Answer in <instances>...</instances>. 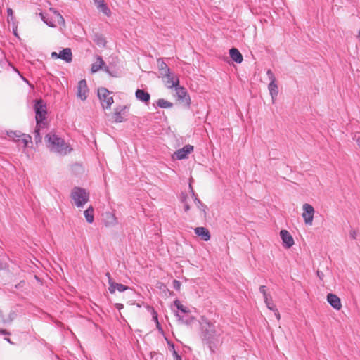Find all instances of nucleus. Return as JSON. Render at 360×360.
Here are the masks:
<instances>
[{
  "mask_svg": "<svg viewBox=\"0 0 360 360\" xmlns=\"http://www.w3.org/2000/svg\"><path fill=\"white\" fill-rule=\"evenodd\" d=\"M175 91L178 101L184 103L187 107H189L191 104V98L186 89L179 85L175 87Z\"/></svg>",
  "mask_w": 360,
  "mask_h": 360,
  "instance_id": "6",
  "label": "nucleus"
},
{
  "mask_svg": "<svg viewBox=\"0 0 360 360\" xmlns=\"http://www.w3.org/2000/svg\"><path fill=\"white\" fill-rule=\"evenodd\" d=\"M327 301L336 310H340L342 308L340 299L333 293L327 295Z\"/></svg>",
  "mask_w": 360,
  "mask_h": 360,
  "instance_id": "12",
  "label": "nucleus"
},
{
  "mask_svg": "<svg viewBox=\"0 0 360 360\" xmlns=\"http://www.w3.org/2000/svg\"><path fill=\"white\" fill-rule=\"evenodd\" d=\"M115 307H116L118 310H120V309H122L124 307V306H123V304H122L117 303V304H115Z\"/></svg>",
  "mask_w": 360,
  "mask_h": 360,
  "instance_id": "50",
  "label": "nucleus"
},
{
  "mask_svg": "<svg viewBox=\"0 0 360 360\" xmlns=\"http://www.w3.org/2000/svg\"><path fill=\"white\" fill-rule=\"evenodd\" d=\"M266 75L270 81V82H276V77L274 76V72L271 71V70L269 69L266 71Z\"/></svg>",
  "mask_w": 360,
  "mask_h": 360,
  "instance_id": "36",
  "label": "nucleus"
},
{
  "mask_svg": "<svg viewBox=\"0 0 360 360\" xmlns=\"http://www.w3.org/2000/svg\"><path fill=\"white\" fill-rule=\"evenodd\" d=\"M105 70L108 73H109L110 75H112V76H115V75H113V74L110 71V70H109V68H108V67H105Z\"/></svg>",
  "mask_w": 360,
  "mask_h": 360,
  "instance_id": "52",
  "label": "nucleus"
},
{
  "mask_svg": "<svg viewBox=\"0 0 360 360\" xmlns=\"http://www.w3.org/2000/svg\"><path fill=\"white\" fill-rule=\"evenodd\" d=\"M15 142H20L23 144V148H26L29 146V143H32V136L30 134H23L20 139H15Z\"/></svg>",
  "mask_w": 360,
  "mask_h": 360,
  "instance_id": "23",
  "label": "nucleus"
},
{
  "mask_svg": "<svg viewBox=\"0 0 360 360\" xmlns=\"http://www.w3.org/2000/svg\"><path fill=\"white\" fill-rule=\"evenodd\" d=\"M350 238L353 240H355L356 238V236L358 235V231L354 229H351L349 232Z\"/></svg>",
  "mask_w": 360,
  "mask_h": 360,
  "instance_id": "40",
  "label": "nucleus"
},
{
  "mask_svg": "<svg viewBox=\"0 0 360 360\" xmlns=\"http://www.w3.org/2000/svg\"><path fill=\"white\" fill-rule=\"evenodd\" d=\"M172 356L174 360H181V356L177 353L176 350L172 352Z\"/></svg>",
  "mask_w": 360,
  "mask_h": 360,
  "instance_id": "41",
  "label": "nucleus"
},
{
  "mask_svg": "<svg viewBox=\"0 0 360 360\" xmlns=\"http://www.w3.org/2000/svg\"><path fill=\"white\" fill-rule=\"evenodd\" d=\"M167 344H168V345H169V349H170V351H171L172 352L174 350H176V349H175V347H174V344L173 342H169V341H168V340H167Z\"/></svg>",
  "mask_w": 360,
  "mask_h": 360,
  "instance_id": "44",
  "label": "nucleus"
},
{
  "mask_svg": "<svg viewBox=\"0 0 360 360\" xmlns=\"http://www.w3.org/2000/svg\"><path fill=\"white\" fill-rule=\"evenodd\" d=\"M98 9L101 10L104 14L106 15H110L111 12L110 10L108 8L107 4L105 3L104 0L102 3H100L97 5Z\"/></svg>",
  "mask_w": 360,
  "mask_h": 360,
  "instance_id": "30",
  "label": "nucleus"
},
{
  "mask_svg": "<svg viewBox=\"0 0 360 360\" xmlns=\"http://www.w3.org/2000/svg\"><path fill=\"white\" fill-rule=\"evenodd\" d=\"M7 14H8V21L13 22V20H14L13 11L11 8H7Z\"/></svg>",
  "mask_w": 360,
  "mask_h": 360,
  "instance_id": "37",
  "label": "nucleus"
},
{
  "mask_svg": "<svg viewBox=\"0 0 360 360\" xmlns=\"http://www.w3.org/2000/svg\"><path fill=\"white\" fill-rule=\"evenodd\" d=\"M40 15H41V20H43V21H44V22L48 25V26H49V27H56L55 24H54L53 22H51V20H49L46 17V15H45L44 13H40Z\"/></svg>",
  "mask_w": 360,
  "mask_h": 360,
  "instance_id": "33",
  "label": "nucleus"
},
{
  "mask_svg": "<svg viewBox=\"0 0 360 360\" xmlns=\"http://www.w3.org/2000/svg\"><path fill=\"white\" fill-rule=\"evenodd\" d=\"M84 215L85 217V219L86 221L89 224H91L94 222V208L92 206H90L89 208H87L84 212Z\"/></svg>",
  "mask_w": 360,
  "mask_h": 360,
  "instance_id": "25",
  "label": "nucleus"
},
{
  "mask_svg": "<svg viewBox=\"0 0 360 360\" xmlns=\"http://www.w3.org/2000/svg\"><path fill=\"white\" fill-rule=\"evenodd\" d=\"M153 319L156 322L158 321V313L153 309Z\"/></svg>",
  "mask_w": 360,
  "mask_h": 360,
  "instance_id": "45",
  "label": "nucleus"
},
{
  "mask_svg": "<svg viewBox=\"0 0 360 360\" xmlns=\"http://www.w3.org/2000/svg\"><path fill=\"white\" fill-rule=\"evenodd\" d=\"M193 146L186 145L182 148L177 150L173 155V158L176 160H183L188 158V155L193 152Z\"/></svg>",
  "mask_w": 360,
  "mask_h": 360,
  "instance_id": "8",
  "label": "nucleus"
},
{
  "mask_svg": "<svg viewBox=\"0 0 360 360\" xmlns=\"http://www.w3.org/2000/svg\"><path fill=\"white\" fill-rule=\"evenodd\" d=\"M0 334L1 335H10V332H8L7 330L6 329H1L0 328Z\"/></svg>",
  "mask_w": 360,
  "mask_h": 360,
  "instance_id": "46",
  "label": "nucleus"
},
{
  "mask_svg": "<svg viewBox=\"0 0 360 360\" xmlns=\"http://www.w3.org/2000/svg\"><path fill=\"white\" fill-rule=\"evenodd\" d=\"M164 77L167 79L165 83L169 89L175 88L179 85V79L178 76L172 72H169V75H165Z\"/></svg>",
  "mask_w": 360,
  "mask_h": 360,
  "instance_id": "13",
  "label": "nucleus"
},
{
  "mask_svg": "<svg viewBox=\"0 0 360 360\" xmlns=\"http://www.w3.org/2000/svg\"><path fill=\"white\" fill-rule=\"evenodd\" d=\"M97 59H98V62L93 63L91 65V72H96L100 69H101L102 66L104 65V64H105V63L103 60V59L101 58V57L98 56Z\"/></svg>",
  "mask_w": 360,
  "mask_h": 360,
  "instance_id": "27",
  "label": "nucleus"
},
{
  "mask_svg": "<svg viewBox=\"0 0 360 360\" xmlns=\"http://www.w3.org/2000/svg\"><path fill=\"white\" fill-rule=\"evenodd\" d=\"M34 110L35 112L36 124L39 127L48 126L47 107L46 103L41 98L34 101Z\"/></svg>",
  "mask_w": 360,
  "mask_h": 360,
  "instance_id": "3",
  "label": "nucleus"
},
{
  "mask_svg": "<svg viewBox=\"0 0 360 360\" xmlns=\"http://www.w3.org/2000/svg\"><path fill=\"white\" fill-rule=\"evenodd\" d=\"M314 214V209L311 205L308 203H305L303 205L302 217L306 224H312Z\"/></svg>",
  "mask_w": 360,
  "mask_h": 360,
  "instance_id": "7",
  "label": "nucleus"
},
{
  "mask_svg": "<svg viewBox=\"0 0 360 360\" xmlns=\"http://www.w3.org/2000/svg\"><path fill=\"white\" fill-rule=\"evenodd\" d=\"M126 107H123L121 110L116 109L114 112L113 117L115 122H122L126 120V119L123 117L122 112L125 110Z\"/></svg>",
  "mask_w": 360,
  "mask_h": 360,
  "instance_id": "26",
  "label": "nucleus"
},
{
  "mask_svg": "<svg viewBox=\"0 0 360 360\" xmlns=\"http://www.w3.org/2000/svg\"><path fill=\"white\" fill-rule=\"evenodd\" d=\"M157 105L161 108H170L173 106V103L165 100L164 98H160L157 101Z\"/></svg>",
  "mask_w": 360,
  "mask_h": 360,
  "instance_id": "28",
  "label": "nucleus"
},
{
  "mask_svg": "<svg viewBox=\"0 0 360 360\" xmlns=\"http://www.w3.org/2000/svg\"><path fill=\"white\" fill-rule=\"evenodd\" d=\"M71 198L77 207H83L89 201V195L85 189L75 187L71 192Z\"/></svg>",
  "mask_w": 360,
  "mask_h": 360,
  "instance_id": "4",
  "label": "nucleus"
},
{
  "mask_svg": "<svg viewBox=\"0 0 360 360\" xmlns=\"http://www.w3.org/2000/svg\"><path fill=\"white\" fill-rule=\"evenodd\" d=\"M194 232L198 236L201 237L202 240H203L204 241H208L210 240V233L209 230L205 227H196L194 229Z\"/></svg>",
  "mask_w": 360,
  "mask_h": 360,
  "instance_id": "15",
  "label": "nucleus"
},
{
  "mask_svg": "<svg viewBox=\"0 0 360 360\" xmlns=\"http://www.w3.org/2000/svg\"><path fill=\"white\" fill-rule=\"evenodd\" d=\"M135 96L138 100L144 103H148L150 98L149 93L143 89H137L135 92Z\"/></svg>",
  "mask_w": 360,
  "mask_h": 360,
  "instance_id": "18",
  "label": "nucleus"
},
{
  "mask_svg": "<svg viewBox=\"0 0 360 360\" xmlns=\"http://www.w3.org/2000/svg\"><path fill=\"white\" fill-rule=\"evenodd\" d=\"M184 209L185 212H188L190 210V206L187 202L184 203Z\"/></svg>",
  "mask_w": 360,
  "mask_h": 360,
  "instance_id": "49",
  "label": "nucleus"
},
{
  "mask_svg": "<svg viewBox=\"0 0 360 360\" xmlns=\"http://www.w3.org/2000/svg\"><path fill=\"white\" fill-rule=\"evenodd\" d=\"M94 1L98 5V4L102 3L103 0H94Z\"/></svg>",
  "mask_w": 360,
  "mask_h": 360,
  "instance_id": "57",
  "label": "nucleus"
},
{
  "mask_svg": "<svg viewBox=\"0 0 360 360\" xmlns=\"http://www.w3.org/2000/svg\"><path fill=\"white\" fill-rule=\"evenodd\" d=\"M189 188H190L191 194L193 197L195 203L196 204L198 207L202 211L204 217H205L207 215V212H206L207 206L205 204H203L202 202L200 199L198 198V197L195 194V192H194L191 184L189 185Z\"/></svg>",
  "mask_w": 360,
  "mask_h": 360,
  "instance_id": "17",
  "label": "nucleus"
},
{
  "mask_svg": "<svg viewBox=\"0 0 360 360\" xmlns=\"http://www.w3.org/2000/svg\"><path fill=\"white\" fill-rule=\"evenodd\" d=\"M58 53H57L56 52H53V53H51V56H52V58H58Z\"/></svg>",
  "mask_w": 360,
  "mask_h": 360,
  "instance_id": "53",
  "label": "nucleus"
},
{
  "mask_svg": "<svg viewBox=\"0 0 360 360\" xmlns=\"http://www.w3.org/2000/svg\"><path fill=\"white\" fill-rule=\"evenodd\" d=\"M181 283L178 280H174L172 281V286L176 290H180Z\"/></svg>",
  "mask_w": 360,
  "mask_h": 360,
  "instance_id": "39",
  "label": "nucleus"
},
{
  "mask_svg": "<svg viewBox=\"0 0 360 360\" xmlns=\"http://www.w3.org/2000/svg\"><path fill=\"white\" fill-rule=\"evenodd\" d=\"M94 41L99 46H105V39L101 36L98 34L95 35V39Z\"/></svg>",
  "mask_w": 360,
  "mask_h": 360,
  "instance_id": "32",
  "label": "nucleus"
},
{
  "mask_svg": "<svg viewBox=\"0 0 360 360\" xmlns=\"http://www.w3.org/2000/svg\"><path fill=\"white\" fill-rule=\"evenodd\" d=\"M110 92L104 87L98 89V96L103 108H110L113 103V97L110 96Z\"/></svg>",
  "mask_w": 360,
  "mask_h": 360,
  "instance_id": "5",
  "label": "nucleus"
},
{
  "mask_svg": "<svg viewBox=\"0 0 360 360\" xmlns=\"http://www.w3.org/2000/svg\"><path fill=\"white\" fill-rule=\"evenodd\" d=\"M77 95L82 101H85L88 96L89 89L87 83L85 79H82L78 82L77 84Z\"/></svg>",
  "mask_w": 360,
  "mask_h": 360,
  "instance_id": "9",
  "label": "nucleus"
},
{
  "mask_svg": "<svg viewBox=\"0 0 360 360\" xmlns=\"http://www.w3.org/2000/svg\"><path fill=\"white\" fill-rule=\"evenodd\" d=\"M13 33H14V34H15V36H17L16 30H15L14 29H13Z\"/></svg>",
  "mask_w": 360,
  "mask_h": 360,
  "instance_id": "59",
  "label": "nucleus"
},
{
  "mask_svg": "<svg viewBox=\"0 0 360 360\" xmlns=\"http://www.w3.org/2000/svg\"><path fill=\"white\" fill-rule=\"evenodd\" d=\"M187 198H188L187 194L182 193L181 195V201L184 203L187 202H186Z\"/></svg>",
  "mask_w": 360,
  "mask_h": 360,
  "instance_id": "43",
  "label": "nucleus"
},
{
  "mask_svg": "<svg viewBox=\"0 0 360 360\" xmlns=\"http://www.w3.org/2000/svg\"><path fill=\"white\" fill-rule=\"evenodd\" d=\"M50 11H51V12H53V13L56 15V16L57 15V13H59L57 10H56V9H55V8H50Z\"/></svg>",
  "mask_w": 360,
  "mask_h": 360,
  "instance_id": "51",
  "label": "nucleus"
},
{
  "mask_svg": "<svg viewBox=\"0 0 360 360\" xmlns=\"http://www.w3.org/2000/svg\"><path fill=\"white\" fill-rule=\"evenodd\" d=\"M105 275H106V276H107V277H108V281H110V279H112L111 276H110V274L109 272H107V273L105 274Z\"/></svg>",
  "mask_w": 360,
  "mask_h": 360,
  "instance_id": "55",
  "label": "nucleus"
},
{
  "mask_svg": "<svg viewBox=\"0 0 360 360\" xmlns=\"http://www.w3.org/2000/svg\"><path fill=\"white\" fill-rule=\"evenodd\" d=\"M316 274H317L318 277H319L320 279H321V280H322V279H323V276H324L323 273L322 271H317Z\"/></svg>",
  "mask_w": 360,
  "mask_h": 360,
  "instance_id": "48",
  "label": "nucleus"
},
{
  "mask_svg": "<svg viewBox=\"0 0 360 360\" xmlns=\"http://www.w3.org/2000/svg\"><path fill=\"white\" fill-rule=\"evenodd\" d=\"M5 266L6 264L0 261V270L4 269L5 268Z\"/></svg>",
  "mask_w": 360,
  "mask_h": 360,
  "instance_id": "54",
  "label": "nucleus"
},
{
  "mask_svg": "<svg viewBox=\"0 0 360 360\" xmlns=\"http://www.w3.org/2000/svg\"><path fill=\"white\" fill-rule=\"evenodd\" d=\"M14 70H15V72H18V74L19 75H20V77H22V80H23L25 82H26L27 84H29V85H30V86H31L32 87H34V86H33V85H32V84L30 83V82H29V81H28L25 77H24L23 76H22V75H20V72H19L17 69L14 68Z\"/></svg>",
  "mask_w": 360,
  "mask_h": 360,
  "instance_id": "42",
  "label": "nucleus"
},
{
  "mask_svg": "<svg viewBox=\"0 0 360 360\" xmlns=\"http://www.w3.org/2000/svg\"><path fill=\"white\" fill-rule=\"evenodd\" d=\"M259 292L263 295L264 298L269 296V293L266 292V287L265 285H261L259 288Z\"/></svg>",
  "mask_w": 360,
  "mask_h": 360,
  "instance_id": "38",
  "label": "nucleus"
},
{
  "mask_svg": "<svg viewBox=\"0 0 360 360\" xmlns=\"http://www.w3.org/2000/svg\"><path fill=\"white\" fill-rule=\"evenodd\" d=\"M22 134L20 131H11V133L8 134V136L11 138H13L14 140L20 139L22 136Z\"/></svg>",
  "mask_w": 360,
  "mask_h": 360,
  "instance_id": "35",
  "label": "nucleus"
},
{
  "mask_svg": "<svg viewBox=\"0 0 360 360\" xmlns=\"http://www.w3.org/2000/svg\"><path fill=\"white\" fill-rule=\"evenodd\" d=\"M56 21L61 26H65V21L63 15L60 13H57V15L56 16Z\"/></svg>",
  "mask_w": 360,
  "mask_h": 360,
  "instance_id": "34",
  "label": "nucleus"
},
{
  "mask_svg": "<svg viewBox=\"0 0 360 360\" xmlns=\"http://www.w3.org/2000/svg\"><path fill=\"white\" fill-rule=\"evenodd\" d=\"M58 58L62 59L67 63H70L72 60V53L70 48L63 49L60 51Z\"/></svg>",
  "mask_w": 360,
  "mask_h": 360,
  "instance_id": "16",
  "label": "nucleus"
},
{
  "mask_svg": "<svg viewBox=\"0 0 360 360\" xmlns=\"http://www.w3.org/2000/svg\"><path fill=\"white\" fill-rule=\"evenodd\" d=\"M48 126H40L39 127L37 124H36L35 129L34 130L33 134H34V139L35 141V143L38 145L39 143H41L42 137L41 136V131L46 129Z\"/></svg>",
  "mask_w": 360,
  "mask_h": 360,
  "instance_id": "20",
  "label": "nucleus"
},
{
  "mask_svg": "<svg viewBox=\"0 0 360 360\" xmlns=\"http://www.w3.org/2000/svg\"><path fill=\"white\" fill-rule=\"evenodd\" d=\"M222 331L219 326L210 321H205L202 326V340L212 352L221 342Z\"/></svg>",
  "mask_w": 360,
  "mask_h": 360,
  "instance_id": "1",
  "label": "nucleus"
},
{
  "mask_svg": "<svg viewBox=\"0 0 360 360\" xmlns=\"http://www.w3.org/2000/svg\"><path fill=\"white\" fill-rule=\"evenodd\" d=\"M229 54L231 59L237 63H242L243 58L240 52L236 48H231L229 50Z\"/></svg>",
  "mask_w": 360,
  "mask_h": 360,
  "instance_id": "19",
  "label": "nucleus"
},
{
  "mask_svg": "<svg viewBox=\"0 0 360 360\" xmlns=\"http://www.w3.org/2000/svg\"><path fill=\"white\" fill-rule=\"evenodd\" d=\"M280 236L282 239L283 246L290 248L294 245V239L287 230H281Z\"/></svg>",
  "mask_w": 360,
  "mask_h": 360,
  "instance_id": "11",
  "label": "nucleus"
},
{
  "mask_svg": "<svg viewBox=\"0 0 360 360\" xmlns=\"http://www.w3.org/2000/svg\"><path fill=\"white\" fill-rule=\"evenodd\" d=\"M156 326L159 330H162L161 326L159 323V321L156 322Z\"/></svg>",
  "mask_w": 360,
  "mask_h": 360,
  "instance_id": "56",
  "label": "nucleus"
},
{
  "mask_svg": "<svg viewBox=\"0 0 360 360\" xmlns=\"http://www.w3.org/2000/svg\"><path fill=\"white\" fill-rule=\"evenodd\" d=\"M45 141L47 148L51 152L65 155L72 150L64 139L56 135L54 131L49 132L45 136Z\"/></svg>",
  "mask_w": 360,
  "mask_h": 360,
  "instance_id": "2",
  "label": "nucleus"
},
{
  "mask_svg": "<svg viewBox=\"0 0 360 360\" xmlns=\"http://www.w3.org/2000/svg\"><path fill=\"white\" fill-rule=\"evenodd\" d=\"M176 316L178 317V320L179 321L186 325H190L194 320V318L191 315L188 314V313L184 314V315L181 316L176 312Z\"/></svg>",
  "mask_w": 360,
  "mask_h": 360,
  "instance_id": "21",
  "label": "nucleus"
},
{
  "mask_svg": "<svg viewBox=\"0 0 360 360\" xmlns=\"http://www.w3.org/2000/svg\"><path fill=\"white\" fill-rule=\"evenodd\" d=\"M129 288L128 286H126L121 283H115L112 281V279H110L109 281V287L108 290L111 294L115 293V290L119 292H124Z\"/></svg>",
  "mask_w": 360,
  "mask_h": 360,
  "instance_id": "14",
  "label": "nucleus"
},
{
  "mask_svg": "<svg viewBox=\"0 0 360 360\" xmlns=\"http://www.w3.org/2000/svg\"><path fill=\"white\" fill-rule=\"evenodd\" d=\"M274 312L275 316L276 317L277 320H280L281 316L280 313L278 311L277 308H276V311H273Z\"/></svg>",
  "mask_w": 360,
  "mask_h": 360,
  "instance_id": "47",
  "label": "nucleus"
},
{
  "mask_svg": "<svg viewBox=\"0 0 360 360\" xmlns=\"http://www.w3.org/2000/svg\"><path fill=\"white\" fill-rule=\"evenodd\" d=\"M264 302L267 308L271 311H276V306L274 304L272 301V297L271 295L264 298Z\"/></svg>",
  "mask_w": 360,
  "mask_h": 360,
  "instance_id": "29",
  "label": "nucleus"
},
{
  "mask_svg": "<svg viewBox=\"0 0 360 360\" xmlns=\"http://www.w3.org/2000/svg\"><path fill=\"white\" fill-rule=\"evenodd\" d=\"M174 304L176 307V308L179 310H180L182 313L187 314L189 312V310L187 309V307H184L179 300H176L174 302Z\"/></svg>",
  "mask_w": 360,
  "mask_h": 360,
  "instance_id": "31",
  "label": "nucleus"
},
{
  "mask_svg": "<svg viewBox=\"0 0 360 360\" xmlns=\"http://www.w3.org/2000/svg\"><path fill=\"white\" fill-rule=\"evenodd\" d=\"M268 89L269 91V94L271 96L273 103L274 102V99L276 98L278 94V85L276 84V82H269L268 85Z\"/></svg>",
  "mask_w": 360,
  "mask_h": 360,
  "instance_id": "22",
  "label": "nucleus"
},
{
  "mask_svg": "<svg viewBox=\"0 0 360 360\" xmlns=\"http://www.w3.org/2000/svg\"><path fill=\"white\" fill-rule=\"evenodd\" d=\"M5 340H6L7 342H8L10 344H13V342H11V339H10V338H5Z\"/></svg>",
  "mask_w": 360,
  "mask_h": 360,
  "instance_id": "58",
  "label": "nucleus"
},
{
  "mask_svg": "<svg viewBox=\"0 0 360 360\" xmlns=\"http://www.w3.org/2000/svg\"><path fill=\"white\" fill-rule=\"evenodd\" d=\"M102 220L105 226H114L117 224V219L111 212H105L102 215Z\"/></svg>",
  "mask_w": 360,
  "mask_h": 360,
  "instance_id": "10",
  "label": "nucleus"
},
{
  "mask_svg": "<svg viewBox=\"0 0 360 360\" xmlns=\"http://www.w3.org/2000/svg\"><path fill=\"white\" fill-rule=\"evenodd\" d=\"M158 68L159 71L162 77L165 75H169L170 72V69L168 68L167 65L164 61H160L158 60Z\"/></svg>",
  "mask_w": 360,
  "mask_h": 360,
  "instance_id": "24",
  "label": "nucleus"
}]
</instances>
